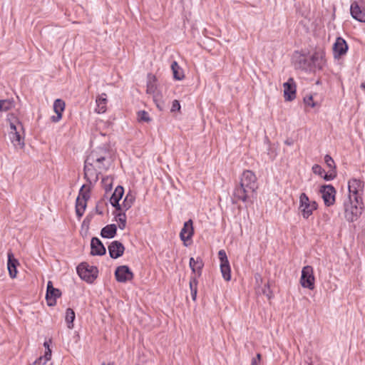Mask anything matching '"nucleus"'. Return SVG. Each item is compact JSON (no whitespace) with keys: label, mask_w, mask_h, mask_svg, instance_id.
I'll use <instances>...</instances> for the list:
<instances>
[{"label":"nucleus","mask_w":365,"mask_h":365,"mask_svg":"<svg viewBox=\"0 0 365 365\" xmlns=\"http://www.w3.org/2000/svg\"><path fill=\"white\" fill-rule=\"evenodd\" d=\"M91 255L103 256L106 254V250L102 242L98 237H93L91 242Z\"/></svg>","instance_id":"obj_14"},{"label":"nucleus","mask_w":365,"mask_h":365,"mask_svg":"<svg viewBox=\"0 0 365 365\" xmlns=\"http://www.w3.org/2000/svg\"><path fill=\"white\" fill-rule=\"evenodd\" d=\"M189 265L193 273L197 274V277L201 276L204 263L200 257H197L196 259L191 257Z\"/></svg>","instance_id":"obj_22"},{"label":"nucleus","mask_w":365,"mask_h":365,"mask_svg":"<svg viewBox=\"0 0 365 365\" xmlns=\"http://www.w3.org/2000/svg\"><path fill=\"white\" fill-rule=\"evenodd\" d=\"M124 193V189L122 186H117L113 193L110 197V203L111 205H120L119 201Z\"/></svg>","instance_id":"obj_24"},{"label":"nucleus","mask_w":365,"mask_h":365,"mask_svg":"<svg viewBox=\"0 0 365 365\" xmlns=\"http://www.w3.org/2000/svg\"><path fill=\"white\" fill-rule=\"evenodd\" d=\"M135 194L131 192H129L126 195V196L124 199L123 205H130L135 202Z\"/></svg>","instance_id":"obj_35"},{"label":"nucleus","mask_w":365,"mask_h":365,"mask_svg":"<svg viewBox=\"0 0 365 365\" xmlns=\"http://www.w3.org/2000/svg\"><path fill=\"white\" fill-rule=\"evenodd\" d=\"M318 207H304L301 210L302 215L304 218H308L313 212L314 210H317Z\"/></svg>","instance_id":"obj_37"},{"label":"nucleus","mask_w":365,"mask_h":365,"mask_svg":"<svg viewBox=\"0 0 365 365\" xmlns=\"http://www.w3.org/2000/svg\"><path fill=\"white\" fill-rule=\"evenodd\" d=\"M255 278L257 282H258L259 280H260V281L262 280L261 275L258 273L255 274Z\"/></svg>","instance_id":"obj_49"},{"label":"nucleus","mask_w":365,"mask_h":365,"mask_svg":"<svg viewBox=\"0 0 365 365\" xmlns=\"http://www.w3.org/2000/svg\"><path fill=\"white\" fill-rule=\"evenodd\" d=\"M10 130H11L10 131H17L18 128L14 123H10Z\"/></svg>","instance_id":"obj_47"},{"label":"nucleus","mask_w":365,"mask_h":365,"mask_svg":"<svg viewBox=\"0 0 365 365\" xmlns=\"http://www.w3.org/2000/svg\"><path fill=\"white\" fill-rule=\"evenodd\" d=\"M336 176V170H329L328 173H324L322 178L325 180H331Z\"/></svg>","instance_id":"obj_38"},{"label":"nucleus","mask_w":365,"mask_h":365,"mask_svg":"<svg viewBox=\"0 0 365 365\" xmlns=\"http://www.w3.org/2000/svg\"><path fill=\"white\" fill-rule=\"evenodd\" d=\"M66 103L61 99H56L53 103V110L56 115L51 117V120L53 123H58L62 118V113L65 109Z\"/></svg>","instance_id":"obj_18"},{"label":"nucleus","mask_w":365,"mask_h":365,"mask_svg":"<svg viewBox=\"0 0 365 365\" xmlns=\"http://www.w3.org/2000/svg\"><path fill=\"white\" fill-rule=\"evenodd\" d=\"M115 277L119 282H126L133 279L134 274L127 265H121L116 268Z\"/></svg>","instance_id":"obj_10"},{"label":"nucleus","mask_w":365,"mask_h":365,"mask_svg":"<svg viewBox=\"0 0 365 365\" xmlns=\"http://www.w3.org/2000/svg\"><path fill=\"white\" fill-rule=\"evenodd\" d=\"M311 61L314 67L322 69L325 64L324 53L316 51L311 56Z\"/></svg>","instance_id":"obj_23"},{"label":"nucleus","mask_w":365,"mask_h":365,"mask_svg":"<svg viewBox=\"0 0 365 365\" xmlns=\"http://www.w3.org/2000/svg\"><path fill=\"white\" fill-rule=\"evenodd\" d=\"M154 101H155V102L157 101L155 96H154Z\"/></svg>","instance_id":"obj_59"},{"label":"nucleus","mask_w":365,"mask_h":365,"mask_svg":"<svg viewBox=\"0 0 365 365\" xmlns=\"http://www.w3.org/2000/svg\"><path fill=\"white\" fill-rule=\"evenodd\" d=\"M304 103L307 106H311L312 108L314 107L315 106V103H314L313 101V98H312V96H310L309 97H305L304 98Z\"/></svg>","instance_id":"obj_44"},{"label":"nucleus","mask_w":365,"mask_h":365,"mask_svg":"<svg viewBox=\"0 0 365 365\" xmlns=\"http://www.w3.org/2000/svg\"><path fill=\"white\" fill-rule=\"evenodd\" d=\"M257 188L258 184L255 174L251 170H245L240 178V186L234 191V197L242 202L253 204L252 199L255 197Z\"/></svg>","instance_id":"obj_1"},{"label":"nucleus","mask_w":365,"mask_h":365,"mask_svg":"<svg viewBox=\"0 0 365 365\" xmlns=\"http://www.w3.org/2000/svg\"><path fill=\"white\" fill-rule=\"evenodd\" d=\"M363 183L357 179H351L349 181V199L351 205L362 203L361 192Z\"/></svg>","instance_id":"obj_3"},{"label":"nucleus","mask_w":365,"mask_h":365,"mask_svg":"<svg viewBox=\"0 0 365 365\" xmlns=\"http://www.w3.org/2000/svg\"><path fill=\"white\" fill-rule=\"evenodd\" d=\"M137 116L139 122L149 123L151 121V118H150L148 113L145 110L138 111Z\"/></svg>","instance_id":"obj_33"},{"label":"nucleus","mask_w":365,"mask_h":365,"mask_svg":"<svg viewBox=\"0 0 365 365\" xmlns=\"http://www.w3.org/2000/svg\"><path fill=\"white\" fill-rule=\"evenodd\" d=\"M9 138L15 147L23 148L24 145V138L21 137L19 131H10Z\"/></svg>","instance_id":"obj_27"},{"label":"nucleus","mask_w":365,"mask_h":365,"mask_svg":"<svg viewBox=\"0 0 365 365\" xmlns=\"http://www.w3.org/2000/svg\"><path fill=\"white\" fill-rule=\"evenodd\" d=\"M363 207H345L344 216L349 222L356 221L361 215Z\"/></svg>","instance_id":"obj_16"},{"label":"nucleus","mask_w":365,"mask_h":365,"mask_svg":"<svg viewBox=\"0 0 365 365\" xmlns=\"http://www.w3.org/2000/svg\"><path fill=\"white\" fill-rule=\"evenodd\" d=\"M218 257L220 261V271L222 277L228 282L231 279V269L225 251L220 250L218 252Z\"/></svg>","instance_id":"obj_7"},{"label":"nucleus","mask_w":365,"mask_h":365,"mask_svg":"<svg viewBox=\"0 0 365 365\" xmlns=\"http://www.w3.org/2000/svg\"><path fill=\"white\" fill-rule=\"evenodd\" d=\"M255 358L257 359V361H258L259 362V361H261V359H262V355H261V354H259V353L257 354V355H256V357H255Z\"/></svg>","instance_id":"obj_52"},{"label":"nucleus","mask_w":365,"mask_h":365,"mask_svg":"<svg viewBox=\"0 0 365 365\" xmlns=\"http://www.w3.org/2000/svg\"><path fill=\"white\" fill-rule=\"evenodd\" d=\"M361 87L365 90V83H362Z\"/></svg>","instance_id":"obj_54"},{"label":"nucleus","mask_w":365,"mask_h":365,"mask_svg":"<svg viewBox=\"0 0 365 365\" xmlns=\"http://www.w3.org/2000/svg\"><path fill=\"white\" fill-rule=\"evenodd\" d=\"M324 162L329 170H336L335 163L329 155H326L324 156Z\"/></svg>","instance_id":"obj_36"},{"label":"nucleus","mask_w":365,"mask_h":365,"mask_svg":"<svg viewBox=\"0 0 365 365\" xmlns=\"http://www.w3.org/2000/svg\"><path fill=\"white\" fill-rule=\"evenodd\" d=\"M102 365H106L105 362H103V363L102 364Z\"/></svg>","instance_id":"obj_60"},{"label":"nucleus","mask_w":365,"mask_h":365,"mask_svg":"<svg viewBox=\"0 0 365 365\" xmlns=\"http://www.w3.org/2000/svg\"><path fill=\"white\" fill-rule=\"evenodd\" d=\"M43 346L46 347V349H48V347L49 348L48 342V341H45L44 344H43Z\"/></svg>","instance_id":"obj_53"},{"label":"nucleus","mask_w":365,"mask_h":365,"mask_svg":"<svg viewBox=\"0 0 365 365\" xmlns=\"http://www.w3.org/2000/svg\"><path fill=\"white\" fill-rule=\"evenodd\" d=\"M156 105L160 110L162 109L158 103H156Z\"/></svg>","instance_id":"obj_56"},{"label":"nucleus","mask_w":365,"mask_h":365,"mask_svg":"<svg viewBox=\"0 0 365 365\" xmlns=\"http://www.w3.org/2000/svg\"><path fill=\"white\" fill-rule=\"evenodd\" d=\"M61 296V292L59 289L55 288L53 286L51 281H48L47 283L46 300L48 306L53 307L56 304L57 298Z\"/></svg>","instance_id":"obj_9"},{"label":"nucleus","mask_w":365,"mask_h":365,"mask_svg":"<svg viewBox=\"0 0 365 365\" xmlns=\"http://www.w3.org/2000/svg\"><path fill=\"white\" fill-rule=\"evenodd\" d=\"M314 279L312 267L309 265L304 267L300 279L301 285L304 288L313 290L314 289Z\"/></svg>","instance_id":"obj_6"},{"label":"nucleus","mask_w":365,"mask_h":365,"mask_svg":"<svg viewBox=\"0 0 365 365\" xmlns=\"http://www.w3.org/2000/svg\"><path fill=\"white\" fill-rule=\"evenodd\" d=\"M309 365H312V364H309Z\"/></svg>","instance_id":"obj_61"},{"label":"nucleus","mask_w":365,"mask_h":365,"mask_svg":"<svg viewBox=\"0 0 365 365\" xmlns=\"http://www.w3.org/2000/svg\"><path fill=\"white\" fill-rule=\"evenodd\" d=\"M19 127H20L21 129H23L22 124L21 123H19Z\"/></svg>","instance_id":"obj_55"},{"label":"nucleus","mask_w":365,"mask_h":365,"mask_svg":"<svg viewBox=\"0 0 365 365\" xmlns=\"http://www.w3.org/2000/svg\"><path fill=\"white\" fill-rule=\"evenodd\" d=\"M86 158L101 172L107 171L112 164L110 152L103 147L93 150Z\"/></svg>","instance_id":"obj_2"},{"label":"nucleus","mask_w":365,"mask_h":365,"mask_svg":"<svg viewBox=\"0 0 365 365\" xmlns=\"http://www.w3.org/2000/svg\"><path fill=\"white\" fill-rule=\"evenodd\" d=\"M76 269L79 277L88 283H92L98 277L97 267L90 266L87 262H81Z\"/></svg>","instance_id":"obj_4"},{"label":"nucleus","mask_w":365,"mask_h":365,"mask_svg":"<svg viewBox=\"0 0 365 365\" xmlns=\"http://www.w3.org/2000/svg\"><path fill=\"white\" fill-rule=\"evenodd\" d=\"M284 97L286 101H291L296 98V84L292 78L283 84Z\"/></svg>","instance_id":"obj_11"},{"label":"nucleus","mask_w":365,"mask_h":365,"mask_svg":"<svg viewBox=\"0 0 365 365\" xmlns=\"http://www.w3.org/2000/svg\"><path fill=\"white\" fill-rule=\"evenodd\" d=\"M108 365H114V363L113 362H111V363H108Z\"/></svg>","instance_id":"obj_57"},{"label":"nucleus","mask_w":365,"mask_h":365,"mask_svg":"<svg viewBox=\"0 0 365 365\" xmlns=\"http://www.w3.org/2000/svg\"><path fill=\"white\" fill-rule=\"evenodd\" d=\"M259 363L258 361H257V359L256 358H253L252 359V363H251V365H257Z\"/></svg>","instance_id":"obj_51"},{"label":"nucleus","mask_w":365,"mask_h":365,"mask_svg":"<svg viewBox=\"0 0 365 365\" xmlns=\"http://www.w3.org/2000/svg\"><path fill=\"white\" fill-rule=\"evenodd\" d=\"M75 319V312L74 311L71 309V308H68L66 309V321L68 324V327L69 329H72L73 327V321Z\"/></svg>","instance_id":"obj_30"},{"label":"nucleus","mask_w":365,"mask_h":365,"mask_svg":"<svg viewBox=\"0 0 365 365\" xmlns=\"http://www.w3.org/2000/svg\"><path fill=\"white\" fill-rule=\"evenodd\" d=\"M90 198V190L86 185H83L76 200V205H86Z\"/></svg>","instance_id":"obj_21"},{"label":"nucleus","mask_w":365,"mask_h":365,"mask_svg":"<svg viewBox=\"0 0 365 365\" xmlns=\"http://www.w3.org/2000/svg\"><path fill=\"white\" fill-rule=\"evenodd\" d=\"M108 250L110 257L117 259L123 255L125 247L120 242L115 240L108 245Z\"/></svg>","instance_id":"obj_12"},{"label":"nucleus","mask_w":365,"mask_h":365,"mask_svg":"<svg viewBox=\"0 0 365 365\" xmlns=\"http://www.w3.org/2000/svg\"><path fill=\"white\" fill-rule=\"evenodd\" d=\"M8 262L7 268L9 276L11 279H14L17 274V267L19 265V262L17 259L14 257L13 252L10 250L8 252Z\"/></svg>","instance_id":"obj_15"},{"label":"nucleus","mask_w":365,"mask_h":365,"mask_svg":"<svg viewBox=\"0 0 365 365\" xmlns=\"http://www.w3.org/2000/svg\"><path fill=\"white\" fill-rule=\"evenodd\" d=\"M113 178L111 177H106L102 179V183L106 187L109 185V188L111 189Z\"/></svg>","instance_id":"obj_43"},{"label":"nucleus","mask_w":365,"mask_h":365,"mask_svg":"<svg viewBox=\"0 0 365 365\" xmlns=\"http://www.w3.org/2000/svg\"><path fill=\"white\" fill-rule=\"evenodd\" d=\"M91 216L90 215H88L83 220V226L84 225H86V226H88L90 222H91Z\"/></svg>","instance_id":"obj_46"},{"label":"nucleus","mask_w":365,"mask_h":365,"mask_svg":"<svg viewBox=\"0 0 365 365\" xmlns=\"http://www.w3.org/2000/svg\"><path fill=\"white\" fill-rule=\"evenodd\" d=\"M262 293L264 294L269 299L272 297V292L270 289L269 283L264 284V288L262 289Z\"/></svg>","instance_id":"obj_39"},{"label":"nucleus","mask_w":365,"mask_h":365,"mask_svg":"<svg viewBox=\"0 0 365 365\" xmlns=\"http://www.w3.org/2000/svg\"><path fill=\"white\" fill-rule=\"evenodd\" d=\"M101 171L92 165L86 158L84 163V178L89 184L96 183L98 179Z\"/></svg>","instance_id":"obj_5"},{"label":"nucleus","mask_w":365,"mask_h":365,"mask_svg":"<svg viewBox=\"0 0 365 365\" xmlns=\"http://www.w3.org/2000/svg\"><path fill=\"white\" fill-rule=\"evenodd\" d=\"M284 143L287 145H293L294 141L292 139H287Z\"/></svg>","instance_id":"obj_48"},{"label":"nucleus","mask_w":365,"mask_h":365,"mask_svg":"<svg viewBox=\"0 0 365 365\" xmlns=\"http://www.w3.org/2000/svg\"><path fill=\"white\" fill-rule=\"evenodd\" d=\"M299 205H310L309 203V198L304 193H302L299 197Z\"/></svg>","instance_id":"obj_41"},{"label":"nucleus","mask_w":365,"mask_h":365,"mask_svg":"<svg viewBox=\"0 0 365 365\" xmlns=\"http://www.w3.org/2000/svg\"><path fill=\"white\" fill-rule=\"evenodd\" d=\"M86 207H76V212L78 218L83 216Z\"/></svg>","instance_id":"obj_45"},{"label":"nucleus","mask_w":365,"mask_h":365,"mask_svg":"<svg viewBox=\"0 0 365 365\" xmlns=\"http://www.w3.org/2000/svg\"><path fill=\"white\" fill-rule=\"evenodd\" d=\"M190 289L192 299L195 301L197 292V280L195 277H191L190 280Z\"/></svg>","instance_id":"obj_31"},{"label":"nucleus","mask_w":365,"mask_h":365,"mask_svg":"<svg viewBox=\"0 0 365 365\" xmlns=\"http://www.w3.org/2000/svg\"><path fill=\"white\" fill-rule=\"evenodd\" d=\"M312 171L314 174L319 175L321 177H322L324 173H325L324 170L322 168V166L317 164L313 165Z\"/></svg>","instance_id":"obj_40"},{"label":"nucleus","mask_w":365,"mask_h":365,"mask_svg":"<svg viewBox=\"0 0 365 365\" xmlns=\"http://www.w3.org/2000/svg\"><path fill=\"white\" fill-rule=\"evenodd\" d=\"M157 78L155 76L149 73L148 75L146 93L148 94H154L157 89Z\"/></svg>","instance_id":"obj_28"},{"label":"nucleus","mask_w":365,"mask_h":365,"mask_svg":"<svg viewBox=\"0 0 365 365\" xmlns=\"http://www.w3.org/2000/svg\"><path fill=\"white\" fill-rule=\"evenodd\" d=\"M116 225L115 224H111L102 228L101 235L103 238H113L116 235Z\"/></svg>","instance_id":"obj_26"},{"label":"nucleus","mask_w":365,"mask_h":365,"mask_svg":"<svg viewBox=\"0 0 365 365\" xmlns=\"http://www.w3.org/2000/svg\"><path fill=\"white\" fill-rule=\"evenodd\" d=\"M14 106L13 101L11 100H0V111H8Z\"/></svg>","instance_id":"obj_32"},{"label":"nucleus","mask_w":365,"mask_h":365,"mask_svg":"<svg viewBox=\"0 0 365 365\" xmlns=\"http://www.w3.org/2000/svg\"><path fill=\"white\" fill-rule=\"evenodd\" d=\"M361 1L365 5V0H361Z\"/></svg>","instance_id":"obj_58"},{"label":"nucleus","mask_w":365,"mask_h":365,"mask_svg":"<svg viewBox=\"0 0 365 365\" xmlns=\"http://www.w3.org/2000/svg\"><path fill=\"white\" fill-rule=\"evenodd\" d=\"M51 365H52V364Z\"/></svg>","instance_id":"obj_62"},{"label":"nucleus","mask_w":365,"mask_h":365,"mask_svg":"<svg viewBox=\"0 0 365 365\" xmlns=\"http://www.w3.org/2000/svg\"><path fill=\"white\" fill-rule=\"evenodd\" d=\"M96 105L97 108H96V111L98 113H103L106 111V104L108 102L107 95L106 93H102L96 98Z\"/></svg>","instance_id":"obj_25"},{"label":"nucleus","mask_w":365,"mask_h":365,"mask_svg":"<svg viewBox=\"0 0 365 365\" xmlns=\"http://www.w3.org/2000/svg\"><path fill=\"white\" fill-rule=\"evenodd\" d=\"M115 210L113 213L115 215L116 221H118V227L120 230H124L126 225V216L125 211H126L130 207H115Z\"/></svg>","instance_id":"obj_20"},{"label":"nucleus","mask_w":365,"mask_h":365,"mask_svg":"<svg viewBox=\"0 0 365 365\" xmlns=\"http://www.w3.org/2000/svg\"><path fill=\"white\" fill-rule=\"evenodd\" d=\"M180 110V102L178 100H174L172 103L171 112H175Z\"/></svg>","instance_id":"obj_42"},{"label":"nucleus","mask_w":365,"mask_h":365,"mask_svg":"<svg viewBox=\"0 0 365 365\" xmlns=\"http://www.w3.org/2000/svg\"><path fill=\"white\" fill-rule=\"evenodd\" d=\"M348 50V45L346 41L341 37H338L336 39L333 46V52L335 58H339L344 55Z\"/></svg>","instance_id":"obj_13"},{"label":"nucleus","mask_w":365,"mask_h":365,"mask_svg":"<svg viewBox=\"0 0 365 365\" xmlns=\"http://www.w3.org/2000/svg\"><path fill=\"white\" fill-rule=\"evenodd\" d=\"M95 212H96V213H97L98 215L103 214V211L101 210H100L99 207H96Z\"/></svg>","instance_id":"obj_50"},{"label":"nucleus","mask_w":365,"mask_h":365,"mask_svg":"<svg viewBox=\"0 0 365 365\" xmlns=\"http://www.w3.org/2000/svg\"><path fill=\"white\" fill-rule=\"evenodd\" d=\"M171 69L173 71V77L175 79L182 80L184 78L183 71L176 61H173L172 63Z\"/></svg>","instance_id":"obj_29"},{"label":"nucleus","mask_w":365,"mask_h":365,"mask_svg":"<svg viewBox=\"0 0 365 365\" xmlns=\"http://www.w3.org/2000/svg\"><path fill=\"white\" fill-rule=\"evenodd\" d=\"M319 192L325 205H333L335 202V188L331 185H324L321 186Z\"/></svg>","instance_id":"obj_8"},{"label":"nucleus","mask_w":365,"mask_h":365,"mask_svg":"<svg viewBox=\"0 0 365 365\" xmlns=\"http://www.w3.org/2000/svg\"><path fill=\"white\" fill-rule=\"evenodd\" d=\"M350 11L354 19L360 22H365V9L360 7L356 1H354L351 4Z\"/></svg>","instance_id":"obj_17"},{"label":"nucleus","mask_w":365,"mask_h":365,"mask_svg":"<svg viewBox=\"0 0 365 365\" xmlns=\"http://www.w3.org/2000/svg\"><path fill=\"white\" fill-rule=\"evenodd\" d=\"M51 358V350L50 348L48 347L47 350L45 351V354L43 356L38 357L34 363L33 365H36L37 364L40 363L43 359H45L43 364H45L46 361H49Z\"/></svg>","instance_id":"obj_34"},{"label":"nucleus","mask_w":365,"mask_h":365,"mask_svg":"<svg viewBox=\"0 0 365 365\" xmlns=\"http://www.w3.org/2000/svg\"><path fill=\"white\" fill-rule=\"evenodd\" d=\"M194 234V228L192 226V220H189L184 223L183 227L182 228L180 237L182 241L185 242L187 240L191 239Z\"/></svg>","instance_id":"obj_19"}]
</instances>
